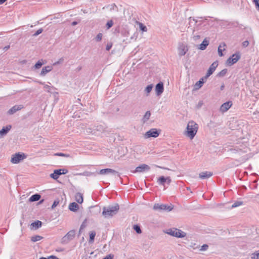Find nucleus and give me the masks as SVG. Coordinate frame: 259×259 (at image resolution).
<instances>
[{"instance_id":"obj_1","label":"nucleus","mask_w":259,"mask_h":259,"mask_svg":"<svg viewBox=\"0 0 259 259\" xmlns=\"http://www.w3.org/2000/svg\"><path fill=\"white\" fill-rule=\"evenodd\" d=\"M119 209V206L118 204L114 205H109L103 208L102 215L105 218H110L115 215Z\"/></svg>"},{"instance_id":"obj_2","label":"nucleus","mask_w":259,"mask_h":259,"mask_svg":"<svg viewBox=\"0 0 259 259\" xmlns=\"http://www.w3.org/2000/svg\"><path fill=\"white\" fill-rule=\"evenodd\" d=\"M198 128V125L194 121H189L187 126V136L193 139L196 135Z\"/></svg>"},{"instance_id":"obj_3","label":"nucleus","mask_w":259,"mask_h":259,"mask_svg":"<svg viewBox=\"0 0 259 259\" xmlns=\"http://www.w3.org/2000/svg\"><path fill=\"white\" fill-rule=\"evenodd\" d=\"M165 232L171 236L181 238L185 237L187 235L184 231L176 228L167 229Z\"/></svg>"},{"instance_id":"obj_4","label":"nucleus","mask_w":259,"mask_h":259,"mask_svg":"<svg viewBox=\"0 0 259 259\" xmlns=\"http://www.w3.org/2000/svg\"><path fill=\"white\" fill-rule=\"evenodd\" d=\"M26 158V155L23 153H16L12 155L11 162L14 164H17Z\"/></svg>"},{"instance_id":"obj_5","label":"nucleus","mask_w":259,"mask_h":259,"mask_svg":"<svg viewBox=\"0 0 259 259\" xmlns=\"http://www.w3.org/2000/svg\"><path fill=\"white\" fill-rule=\"evenodd\" d=\"M153 209L160 211L162 210L170 211L173 209V206L171 204L168 205L165 204L155 203L153 206Z\"/></svg>"},{"instance_id":"obj_6","label":"nucleus","mask_w":259,"mask_h":259,"mask_svg":"<svg viewBox=\"0 0 259 259\" xmlns=\"http://www.w3.org/2000/svg\"><path fill=\"white\" fill-rule=\"evenodd\" d=\"M75 235V231L72 230L69 231L62 238L61 243L67 244L71 240H73Z\"/></svg>"},{"instance_id":"obj_7","label":"nucleus","mask_w":259,"mask_h":259,"mask_svg":"<svg viewBox=\"0 0 259 259\" xmlns=\"http://www.w3.org/2000/svg\"><path fill=\"white\" fill-rule=\"evenodd\" d=\"M240 58V55L239 52L233 54L226 61V64L228 66H232L236 63Z\"/></svg>"},{"instance_id":"obj_8","label":"nucleus","mask_w":259,"mask_h":259,"mask_svg":"<svg viewBox=\"0 0 259 259\" xmlns=\"http://www.w3.org/2000/svg\"><path fill=\"white\" fill-rule=\"evenodd\" d=\"M159 134L160 131H158L156 128H151L145 134L144 137L146 139L151 137L156 138L159 135Z\"/></svg>"},{"instance_id":"obj_9","label":"nucleus","mask_w":259,"mask_h":259,"mask_svg":"<svg viewBox=\"0 0 259 259\" xmlns=\"http://www.w3.org/2000/svg\"><path fill=\"white\" fill-rule=\"evenodd\" d=\"M188 51V47L186 45L181 43L178 47V54L181 57L184 56Z\"/></svg>"},{"instance_id":"obj_10","label":"nucleus","mask_w":259,"mask_h":259,"mask_svg":"<svg viewBox=\"0 0 259 259\" xmlns=\"http://www.w3.org/2000/svg\"><path fill=\"white\" fill-rule=\"evenodd\" d=\"M150 167L149 165L146 164H142L139 166L137 167L135 170L133 171L134 172H143L149 170Z\"/></svg>"},{"instance_id":"obj_11","label":"nucleus","mask_w":259,"mask_h":259,"mask_svg":"<svg viewBox=\"0 0 259 259\" xmlns=\"http://www.w3.org/2000/svg\"><path fill=\"white\" fill-rule=\"evenodd\" d=\"M99 174L100 175H106V174H112L113 175H117V176H119V173L118 171L111 168H105L102 169L100 170Z\"/></svg>"},{"instance_id":"obj_12","label":"nucleus","mask_w":259,"mask_h":259,"mask_svg":"<svg viewBox=\"0 0 259 259\" xmlns=\"http://www.w3.org/2000/svg\"><path fill=\"white\" fill-rule=\"evenodd\" d=\"M232 105H233L232 102L230 101H229L228 102H226L223 103L220 107V111L223 113L226 112L230 108V107L232 106Z\"/></svg>"},{"instance_id":"obj_13","label":"nucleus","mask_w":259,"mask_h":259,"mask_svg":"<svg viewBox=\"0 0 259 259\" xmlns=\"http://www.w3.org/2000/svg\"><path fill=\"white\" fill-rule=\"evenodd\" d=\"M208 76H206L205 75L203 77L201 78L200 80L197 81L194 85V90H197L199 89L203 84V83L206 81Z\"/></svg>"},{"instance_id":"obj_14","label":"nucleus","mask_w":259,"mask_h":259,"mask_svg":"<svg viewBox=\"0 0 259 259\" xmlns=\"http://www.w3.org/2000/svg\"><path fill=\"white\" fill-rule=\"evenodd\" d=\"M218 66V62L217 61H214L213 62L211 65L210 66L208 70H207V73H206V76H209L211 75L213 72L215 71L216 68Z\"/></svg>"},{"instance_id":"obj_15","label":"nucleus","mask_w":259,"mask_h":259,"mask_svg":"<svg viewBox=\"0 0 259 259\" xmlns=\"http://www.w3.org/2000/svg\"><path fill=\"white\" fill-rule=\"evenodd\" d=\"M164 91V86L162 82L160 81L155 87V92L157 96H160Z\"/></svg>"},{"instance_id":"obj_16","label":"nucleus","mask_w":259,"mask_h":259,"mask_svg":"<svg viewBox=\"0 0 259 259\" xmlns=\"http://www.w3.org/2000/svg\"><path fill=\"white\" fill-rule=\"evenodd\" d=\"M11 128L12 126L11 125H8L6 126L3 127V128L0 131V138H2L6 136L10 131Z\"/></svg>"},{"instance_id":"obj_17","label":"nucleus","mask_w":259,"mask_h":259,"mask_svg":"<svg viewBox=\"0 0 259 259\" xmlns=\"http://www.w3.org/2000/svg\"><path fill=\"white\" fill-rule=\"evenodd\" d=\"M213 174L211 171H203L199 174V177L201 179H207L211 177Z\"/></svg>"},{"instance_id":"obj_18","label":"nucleus","mask_w":259,"mask_h":259,"mask_svg":"<svg viewBox=\"0 0 259 259\" xmlns=\"http://www.w3.org/2000/svg\"><path fill=\"white\" fill-rule=\"evenodd\" d=\"M23 108L22 105H15L12 107L8 111V114H13L16 113L17 111L20 110L21 109Z\"/></svg>"},{"instance_id":"obj_19","label":"nucleus","mask_w":259,"mask_h":259,"mask_svg":"<svg viewBox=\"0 0 259 259\" xmlns=\"http://www.w3.org/2000/svg\"><path fill=\"white\" fill-rule=\"evenodd\" d=\"M53 68L51 66H47L42 68V70L40 73V75L44 76L46 74L50 72L52 70Z\"/></svg>"},{"instance_id":"obj_20","label":"nucleus","mask_w":259,"mask_h":259,"mask_svg":"<svg viewBox=\"0 0 259 259\" xmlns=\"http://www.w3.org/2000/svg\"><path fill=\"white\" fill-rule=\"evenodd\" d=\"M60 175H61V170L58 169L54 170V172L50 175V177L54 180H57Z\"/></svg>"},{"instance_id":"obj_21","label":"nucleus","mask_w":259,"mask_h":259,"mask_svg":"<svg viewBox=\"0 0 259 259\" xmlns=\"http://www.w3.org/2000/svg\"><path fill=\"white\" fill-rule=\"evenodd\" d=\"M68 208L70 211L75 212L79 209V205L75 202H72L69 204Z\"/></svg>"},{"instance_id":"obj_22","label":"nucleus","mask_w":259,"mask_h":259,"mask_svg":"<svg viewBox=\"0 0 259 259\" xmlns=\"http://www.w3.org/2000/svg\"><path fill=\"white\" fill-rule=\"evenodd\" d=\"M209 45V41L205 38L202 43L199 45V49L201 50H204Z\"/></svg>"},{"instance_id":"obj_23","label":"nucleus","mask_w":259,"mask_h":259,"mask_svg":"<svg viewBox=\"0 0 259 259\" xmlns=\"http://www.w3.org/2000/svg\"><path fill=\"white\" fill-rule=\"evenodd\" d=\"M41 198V196L39 194H35L32 195L29 199L30 202H34L39 200Z\"/></svg>"},{"instance_id":"obj_24","label":"nucleus","mask_w":259,"mask_h":259,"mask_svg":"<svg viewBox=\"0 0 259 259\" xmlns=\"http://www.w3.org/2000/svg\"><path fill=\"white\" fill-rule=\"evenodd\" d=\"M75 200L79 204L83 202V195L80 193H77L75 195Z\"/></svg>"},{"instance_id":"obj_25","label":"nucleus","mask_w":259,"mask_h":259,"mask_svg":"<svg viewBox=\"0 0 259 259\" xmlns=\"http://www.w3.org/2000/svg\"><path fill=\"white\" fill-rule=\"evenodd\" d=\"M96 130H97V131L100 132L101 133H107V134H109V132L107 130V128L104 127L102 125H97L96 127Z\"/></svg>"},{"instance_id":"obj_26","label":"nucleus","mask_w":259,"mask_h":259,"mask_svg":"<svg viewBox=\"0 0 259 259\" xmlns=\"http://www.w3.org/2000/svg\"><path fill=\"white\" fill-rule=\"evenodd\" d=\"M41 225L42 222L38 220L35 221L34 222L32 223L31 224V226H32V227L34 228L35 229H37L41 227Z\"/></svg>"},{"instance_id":"obj_27","label":"nucleus","mask_w":259,"mask_h":259,"mask_svg":"<svg viewBox=\"0 0 259 259\" xmlns=\"http://www.w3.org/2000/svg\"><path fill=\"white\" fill-rule=\"evenodd\" d=\"M166 178H165L164 176H161L160 177L157 181L158 183L160 185L164 186L165 183H166Z\"/></svg>"},{"instance_id":"obj_28","label":"nucleus","mask_w":259,"mask_h":259,"mask_svg":"<svg viewBox=\"0 0 259 259\" xmlns=\"http://www.w3.org/2000/svg\"><path fill=\"white\" fill-rule=\"evenodd\" d=\"M153 84H151L147 85L145 89V92L146 93V95L147 96H149V94L151 92L153 89Z\"/></svg>"},{"instance_id":"obj_29","label":"nucleus","mask_w":259,"mask_h":259,"mask_svg":"<svg viewBox=\"0 0 259 259\" xmlns=\"http://www.w3.org/2000/svg\"><path fill=\"white\" fill-rule=\"evenodd\" d=\"M150 115H151L150 112L149 111H147L145 113V114L142 120H143V122H146L147 121H148L150 117Z\"/></svg>"},{"instance_id":"obj_30","label":"nucleus","mask_w":259,"mask_h":259,"mask_svg":"<svg viewBox=\"0 0 259 259\" xmlns=\"http://www.w3.org/2000/svg\"><path fill=\"white\" fill-rule=\"evenodd\" d=\"M42 239V237L39 235L33 236L31 238V241L33 242H35L37 241L40 240Z\"/></svg>"},{"instance_id":"obj_31","label":"nucleus","mask_w":259,"mask_h":259,"mask_svg":"<svg viewBox=\"0 0 259 259\" xmlns=\"http://www.w3.org/2000/svg\"><path fill=\"white\" fill-rule=\"evenodd\" d=\"M227 71H228L227 69L225 68V69H223L222 71H221L220 72H219L217 74V76L218 77H224L227 73Z\"/></svg>"},{"instance_id":"obj_32","label":"nucleus","mask_w":259,"mask_h":259,"mask_svg":"<svg viewBox=\"0 0 259 259\" xmlns=\"http://www.w3.org/2000/svg\"><path fill=\"white\" fill-rule=\"evenodd\" d=\"M133 229L138 234H141L142 233L140 226L138 225H134L133 226Z\"/></svg>"},{"instance_id":"obj_33","label":"nucleus","mask_w":259,"mask_h":259,"mask_svg":"<svg viewBox=\"0 0 259 259\" xmlns=\"http://www.w3.org/2000/svg\"><path fill=\"white\" fill-rule=\"evenodd\" d=\"M252 259H259V250L251 254Z\"/></svg>"},{"instance_id":"obj_34","label":"nucleus","mask_w":259,"mask_h":259,"mask_svg":"<svg viewBox=\"0 0 259 259\" xmlns=\"http://www.w3.org/2000/svg\"><path fill=\"white\" fill-rule=\"evenodd\" d=\"M243 204L242 201H236L232 205L231 208H235Z\"/></svg>"},{"instance_id":"obj_35","label":"nucleus","mask_w":259,"mask_h":259,"mask_svg":"<svg viewBox=\"0 0 259 259\" xmlns=\"http://www.w3.org/2000/svg\"><path fill=\"white\" fill-rule=\"evenodd\" d=\"M44 88L46 89V91L48 93H51V89H55L53 87H51L47 84H45L44 85Z\"/></svg>"},{"instance_id":"obj_36","label":"nucleus","mask_w":259,"mask_h":259,"mask_svg":"<svg viewBox=\"0 0 259 259\" xmlns=\"http://www.w3.org/2000/svg\"><path fill=\"white\" fill-rule=\"evenodd\" d=\"M102 36H103L102 33H98L95 38L96 41H97V42L100 41L102 40Z\"/></svg>"},{"instance_id":"obj_37","label":"nucleus","mask_w":259,"mask_h":259,"mask_svg":"<svg viewBox=\"0 0 259 259\" xmlns=\"http://www.w3.org/2000/svg\"><path fill=\"white\" fill-rule=\"evenodd\" d=\"M43 63L41 62L40 60L38 61V62L35 64L34 67L35 69L40 68L42 65Z\"/></svg>"},{"instance_id":"obj_38","label":"nucleus","mask_w":259,"mask_h":259,"mask_svg":"<svg viewBox=\"0 0 259 259\" xmlns=\"http://www.w3.org/2000/svg\"><path fill=\"white\" fill-rule=\"evenodd\" d=\"M113 25V22L112 20L108 21L106 23V27L108 29H110Z\"/></svg>"},{"instance_id":"obj_39","label":"nucleus","mask_w":259,"mask_h":259,"mask_svg":"<svg viewBox=\"0 0 259 259\" xmlns=\"http://www.w3.org/2000/svg\"><path fill=\"white\" fill-rule=\"evenodd\" d=\"M96 235V233L94 231L92 232L90 234V241H94L95 239V237Z\"/></svg>"},{"instance_id":"obj_40","label":"nucleus","mask_w":259,"mask_h":259,"mask_svg":"<svg viewBox=\"0 0 259 259\" xmlns=\"http://www.w3.org/2000/svg\"><path fill=\"white\" fill-rule=\"evenodd\" d=\"M79 175H82L84 176L89 177V176H91L93 175L94 173L90 172V171H84L82 174H80Z\"/></svg>"},{"instance_id":"obj_41","label":"nucleus","mask_w":259,"mask_h":259,"mask_svg":"<svg viewBox=\"0 0 259 259\" xmlns=\"http://www.w3.org/2000/svg\"><path fill=\"white\" fill-rule=\"evenodd\" d=\"M59 202H60V201H59V200L58 199H56L54 201V202H53V204L52 205V208L54 209L55 207H56L58 205V204L59 203Z\"/></svg>"},{"instance_id":"obj_42","label":"nucleus","mask_w":259,"mask_h":259,"mask_svg":"<svg viewBox=\"0 0 259 259\" xmlns=\"http://www.w3.org/2000/svg\"><path fill=\"white\" fill-rule=\"evenodd\" d=\"M252 2L255 5V8L259 11V0H253Z\"/></svg>"},{"instance_id":"obj_43","label":"nucleus","mask_w":259,"mask_h":259,"mask_svg":"<svg viewBox=\"0 0 259 259\" xmlns=\"http://www.w3.org/2000/svg\"><path fill=\"white\" fill-rule=\"evenodd\" d=\"M43 31V29L42 28H40L39 29H38L33 34V36H36L37 35H38L39 34L41 33Z\"/></svg>"},{"instance_id":"obj_44","label":"nucleus","mask_w":259,"mask_h":259,"mask_svg":"<svg viewBox=\"0 0 259 259\" xmlns=\"http://www.w3.org/2000/svg\"><path fill=\"white\" fill-rule=\"evenodd\" d=\"M140 29L143 31L146 32L147 30V28L146 26L142 23H141L140 25Z\"/></svg>"},{"instance_id":"obj_45","label":"nucleus","mask_w":259,"mask_h":259,"mask_svg":"<svg viewBox=\"0 0 259 259\" xmlns=\"http://www.w3.org/2000/svg\"><path fill=\"white\" fill-rule=\"evenodd\" d=\"M208 245L207 244H203L201 246V248L200 249V251H205L208 249Z\"/></svg>"},{"instance_id":"obj_46","label":"nucleus","mask_w":259,"mask_h":259,"mask_svg":"<svg viewBox=\"0 0 259 259\" xmlns=\"http://www.w3.org/2000/svg\"><path fill=\"white\" fill-rule=\"evenodd\" d=\"M221 45H220V46L218 48V53H219V55L221 57L223 56V50H222L221 49Z\"/></svg>"},{"instance_id":"obj_47","label":"nucleus","mask_w":259,"mask_h":259,"mask_svg":"<svg viewBox=\"0 0 259 259\" xmlns=\"http://www.w3.org/2000/svg\"><path fill=\"white\" fill-rule=\"evenodd\" d=\"M112 47V44L111 42L108 43L106 45V50L109 51Z\"/></svg>"},{"instance_id":"obj_48","label":"nucleus","mask_w":259,"mask_h":259,"mask_svg":"<svg viewBox=\"0 0 259 259\" xmlns=\"http://www.w3.org/2000/svg\"><path fill=\"white\" fill-rule=\"evenodd\" d=\"M249 45V41L245 40L242 42V46L244 48L247 47Z\"/></svg>"},{"instance_id":"obj_49","label":"nucleus","mask_w":259,"mask_h":259,"mask_svg":"<svg viewBox=\"0 0 259 259\" xmlns=\"http://www.w3.org/2000/svg\"><path fill=\"white\" fill-rule=\"evenodd\" d=\"M61 170V175L66 174L68 172V170L66 169H60Z\"/></svg>"},{"instance_id":"obj_50","label":"nucleus","mask_w":259,"mask_h":259,"mask_svg":"<svg viewBox=\"0 0 259 259\" xmlns=\"http://www.w3.org/2000/svg\"><path fill=\"white\" fill-rule=\"evenodd\" d=\"M55 155H57V156H68V155H67L66 154H64L63 153H57Z\"/></svg>"},{"instance_id":"obj_51","label":"nucleus","mask_w":259,"mask_h":259,"mask_svg":"<svg viewBox=\"0 0 259 259\" xmlns=\"http://www.w3.org/2000/svg\"><path fill=\"white\" fill-rule=\"evenodd\" d=\"M166 183L168 185L170 184V183H171V180L170 178L169 177H166Z\"/></svg>"},{"instance_id":"obj_52","label":"nucleus","mask_w":259,"mask_h":259,"mask_svg":"<svg viewBox=\"0 0 259 259\" xmlns=\"http://www.w3.org/2000/svg\"><path fill=\"white\" fill-rule=\"evenodd\" d=\"M193 20L194 21H195V23H197L198 22V21L197 20H196L195 19H194V18L193 17H190L189 18V20H190V22H189V24L190 25L191 24V20Z\"/></svg>"},{"instance_id":"obj_53","label":"nucleus","mask_w":259,"mask_h":259,"mask_svg":"<svg viewBox=\"0 0 259 259\" xmlns=\"http://www.w3.org/2000/svg\"><path fill=\"white\" fill-rule=\"evenodd\" d=\"M10 48V45H8V46H7L6 47H5L4 48H3V50L5 51H7L8 49H9Z\"/></svg>"},{"instance_id":"obj_54","label":"nucleus","mask_w":259,"mask_h":259,"mask_svg":"<svg viewBox=\"0 0 259 259\" xmlns=\"http://www.w3.org/2000/svg\"><path fill=\"white\" fill-rule=\"evenodd\" d=\"M49 258L51 259H59L57 256H54V255H51L49 256Z\"/></svg>"},{"instance_id":"obj_55","label":"nucleus","mask_w":259,"mask_h":259,"mask_svg":"<svg viewBox=\"0 0 259 259\" xmlns=\"http://www.w3.org/2000/svg\"><path fill=\"white\" fill-rule=\"evenodd\" d=\"M194 39L195 40H197L198 39H199L200 38V36L198 35H194V37H193Z\"/></svg>"},{"instance_id":"obj_56","label":"nucleus","mask_w":259,"mask_h":259,"mask_svg":"<svg viewBox=\"0 0 259 259\" xmlns=\"http://www.w3.org/2000/svg\"><path fill=\"white\" fill-rule=\"evenodd\" d=\"M115 7H116V6L115 4H113V5H111L110 10H114Z\"/></svg>"},{"instance_id":"obj_57","label":"nucleus","mask_w":259,"mask_h":259,"mask_svg":"<svg viewBox=\"0 0 259 259\" xmlns=\"http://www.w3.org/2000/svg\"><path fill=\"white\" fill-rule=\"evenodd\" d=\"M78 24V22H76V21H73L72 23H71V25L72 26H75L76 25H77Z\"/></svg>"},{"instance_id":"obj_58","label":"nucleus","mask_w":259,"mask_h":259,"mask_svg":"<svg viewBox=\"0 0 259 259\" xmlns=\"http://www.w3.org/2000/svg\"><path fill=\"white\" fill-rule=\"evenodd\" d=\"M82 69V67L81 66H78L76 69V71H79L80 70H81Z\"/></svg>"},{"instance_id":"obj_59","label":"nucleus","mask_w":259,"mask_h":259,"mask_svg":"<svg viewBox=\"0 0 259 259\" xmlns=\"http://www.w3.org/2000/svg\"><path fill=\"white\" fill-rule=\"evenodd\" d=\"M224 88H225V84L224 83H223L220 87L221 90H222V91L224 89Z\"/></svg>"},{"instance_id":"obj_60","label":"nucleus","mask_w":259,"mask_h":259,"mask_svg":"<svg viewBox=\"0 0 259 259\" xmlns=\"http://www.w3.org/2000/svg\"><path fill=\"white\" fill-rule=\"evenodd\" d=\"M7 0H0V5L4 4Z\"/></svg>"},{"instance_id":"obj_61","label":"nucleus","mask_w":259,"mask_h":259,"mask_svg":"<svg viewBox=\"0 0 259 259\" xmlns=\"http://www.w3.org/2000/svg\"><path fill=\"white\" fill-rule=\"evenodd\" d=\"M84 224V223H83L81 224V226H80V230L81 229H82L84 227V224Z\"/></svg>"},{"instance_id":"obj_62","label":"nucleus","mask_w":259,"mask_h":259,"mask_svg":"<svg viewBox=\"0 0 259 259\" xmlns=\"http://www.w3.org/2000/svg\"><path fill=\"white\" fill-rule=\"evenodd\" d=\"M44 199H41V200H40L38 202L39 204H41L44 202Z\"/></svg>"},{"instance_id":"obj_63","label":"nucleus","mask_w":259,"mask_h":259,"mask_svg":"<svg viewBox=\"0 0 259 259\" xmlns=\"http://www.w3.org/2000/svg\"><path fill=\"white\" fill-rule=\"evenodd\" d=\"M39 259H50V258H49V257L48 258H46V257H41Z\"/></svg>"},{"instance_id":"obj_64","label":"nucleus","mask_w":259,"mask_h":259,"mask_svg":"<svg viewBox=\"0 0 259 259\" xmlns=\"http://www.w3.org/2000/svg\"><path fill=\"white\" fill-rule=\"evenodd\" d=\"M81 259H87V257L85 256H83L81 257Z\"/></svg>"}]
</instances>
